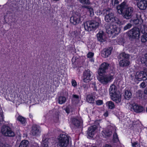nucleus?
<instances>
[{
	"label": "nucleus",
	"mask_w": 147,
	"mask_h": 147,
	"mask_svg": "<svg viewBox=\"0 0 147 147\" xmlns=\"http://www.w3.org/2000/svg\"><path fill=\"white\" fill-rule=\"evenodd\" d=\"M118 13L120 14H123V16L125 18L129 19L131 17L133 12V8L131 7H127L124 3H122L118 6L117 7Z\"/></svg>",
	"instance_id": "obj_1"
},
{
	"label": "nucleus",
	"mask_w": 147,
	"mask_h": 147,
	"mask_svg": "<svg viewBox=\"0 0 147 147\" xmlns=\"http://www.w3.org/2000/svg\"><path fill=\"white\" fill-rule=\"evenodd\" d=\"M103 14H105V20L107 22H110L112 23L120 25L122 24L121 22L115 16L109 9H104L103 10Z\"/></svg>",
	"instance_id": "obj_2"
},
{
	"label": "nucleus",
	"mask_w": 147,
	"mask_h": 147,
	"mask_svg": "<svg viewBox=\"0 0 147 147\" xmlns=\"http://www.w3.org/2000/svg\"><path fill=\"white\" fill-rule=\"evenodd\" d=\"M105 73H98V79L100 83L103 85H106L111 82L114 78L113 73L105 75Z\"/></svg>",
	"instance_id": "obj_3"
},
{
	"label": "nucleus",
	"mask_w": 147,
	"mask_h": 147,
	"mask_svg": "<svg viewBox=\"0 0 147 147\" xmlns=\"http://www.w3.org/2000/svg\"><path fill=\"white\" fill-rule=\"evenodd\" d=\"M117 91L116 87L114 85L110 86L109 91L111 99L117 103H119L121 101V96L117 93Z\"/></svg>",
	"instance_id": "obj_4"
},
{
	"label": "nucleus",
	"mask_w": 147,
	"mask_h": 147,
	"mask_svg": "<svg viewBox=\"0 0 147 147\" xmlns=\"http://www.w3.org/2000/svg\"><path fill=\"white\" fill-rule=\"evenodd\" d=\"M85 30L88 32L95 30L99 26V23L96 21H87L83 23Z\"/></svg>",
	"instance_id": "obj_5"
},
{
	"label": "nucleus",
	"mask_w": 147,
	"mask_h": 147,
	"mask_svg": "<svg viewBox=\"0 0 147 147\" xmlns=\"http://www.w3.org/2000/svg\"><path fill=\"white\" fill-rule=\"evenodd\" d=\"M59 143L61 147H66L69 144V137L64 134H61L58 138Z\"/></svg>",
	"instance_id": "obj_6"
},
{
	"label": "nucleus",
	"mask_w": 147,
	"mask_h": 147,
	"mask_svg": "<svg viewBox=\"0 0 147 147\" xmlns=\"http://www.w3.org/2000/svg\"><path fill=\"white\" fill-rule=\"evenodd\" d=\"M115 24L112 23L106 26V29L107 33L108 34L114 33L115 34H116L120 32V29L117 28L116 25H114Z\"/></svg>",
	"instance_id": "obj_7"
},
{
	"label": "nucleus",
	"mask_w": 147,
	"mask_h": 147,
	"mask_svg": "<svg viewBox=\"0 0 147 147\" xmlns=\"http://www.w3.org/2000/svg\"><path fill=\"white\" fill-rule=\"evenodd\" d=\"M128 34L131 38H138L140 34V29L138 28H134L128 32Z\"/></svg>",
	"instance_id": "obj_8"
},
{
	"label": "nucleus",
	"mask_w": 147,
	"mask_h": 147,
	"mask_svg": "<svg viewBox=\"0 0 147 147\" xmlns=\"http://www.w3.org/2000/svg\"><path fill=\"white\" fill-rule=\"evenodd\" d=\"M120 56L122 57V60L119 62L120 65L122 67L128 65L129 64V62L128 59L129 57L128 55L123 53L120 55Z\"/></svg>",
	"instance_id": "obj_9"
},
{
	"label": "nucleus",
	"mask_w": 147,
	"mask_h": 147,
	"mask_svg": "<svg viewBox=\"0 0 147 147\" xmlns=\"http://www.w3.org/2000/svg\"><path fill=\"white\" fill-rule=\"evenodd\" d=\"M1 131L3 134L6 136H13L15 134L14 132L9 127L3 126L1 129Z\"/></svg>",
	"instance_id": "obj_10"
},
{
	"label": "nucleus",
	"mask_w": 147,
	"mask_h": 147,
	"mask_svg": "<svg viewBox=\"0 0 147 147\" xmlns=\"http://www.w3.org/2000/svg\"><path fill=\"white\" fill-rule=\"evenodd\" d=\"M135 78L139 81L145 80L147 78V72L145 70L144 71L137 72L135 76Z\"/></svg>",
	"instance_id": "obj_11"
},
{
	"label": "nucleus",
	"mask_w": 147,
	"mask_h": 147,
	"mask_svg": "<svg viewBox=\"0 0 147 147\" xmlns=\"http://www.w3.org/2000/svg\"><path fill=\"white\" fill-rule=\"evenodd\" d=\"M129 108H130L131 110H133L134 111L137 113L142 112L144 109L143 107L138 105L135 103L130 105Z\"/></svg>",
	"instance_id": "obj_12"
},
{
	"label": "nucleus",
	"mask_w": 147,
	"mask_h": 147,
	"mask_svg": "<svg viewBox=\"0 0 147 147\" xmlns=\"http://www.w3.org/2000/svg\"><path fill=\"white\" fill-rule=\"evenodd\" d=\"M82 20L80 15L75 14L72 16L70 19L71 22L74 25H76L80 23Z\"/></svg>",
	"instance_id": "obj_13"
},
{
	"label": "nucleus",
	"mask_w": 147,
	"mask_h": 147,
	"mask_svg": "<svg viewBox=\"0 0 147 147\" xmlns=\"http://www.w3.org/2000/svg\"><path fill=\"white\" fill-rule=\"evenodd\" d=\"M143 29H141V31L144 33L141 38L142 42H145L147 41V24L143 26Z\"/></svg>",
	"instance_id": "obj_14"
},
{
	"label": "nucleus",
	"mask_w": 147,
	"mask_h": 147,
	"mask_svg": "<svg viewBox=\"0 0 147 147\" xmlns=\"http://www.w3.org/2000/svg\"><path fill=\"white\" fill-rule=\"evenodd\" d=\"M109 64L107 63H102L98 70V73H106V70L108 69Z\"/></svg>",
	"instance_id": "obj_15"
},
{
	"label": "nucleus",
	"mask_w": 147,
	"mask_h": 147,
	"mask_svg": "<svg viewBox=\"0 0 147 147\" xmlns=\"http://www.w3.org/2000/svg\"><path fill=\"white\" fill-rule=\"evenodd\" d=\"M112 127L109 126L107 128L104 130L102 132V136L104 137H109L112 133Z\"/></svg>",
	"instance_id": "obj_16"
},
{
	"label": "nucleus",
	"mask_w": 147,
	"mask_h": 147,
	"mask_svg": "<svg viewBox=\"0 0 147 147\" xmlns=\"http://www.w3.org/2000/svg\"><path fill=\"white\" fill-rule=\"evenodd\" d=\"M138 7L140 9H145L147 7V0H141L137 3Z\"/></svg>",
	"instance_id": "obj_17"
},
{
	"label": "nucleus",
	"mask_w": 147,
	"mask_h": 147,
	"mask_svg": "<svg viewBox=\"0 0 147 147\" xmlns=\"http://www.w3.org/2000/svg\"><path fill=\"white\" fill-rule=\"evenodd\" d=\"M96 128V126L94 125L91 126L88 128L87 133L88 137L90 138L93 137L95 133V130Z\"/></svg>",
	"instance_id": "obj_18"
},
{
	"label": "nucleus",
	"mask_w": 147,
	"mask_h": 147,
	"mask_svg": "<svg viewBox=\"0 0 147 147\" xmlns=\"http://www.w3.org/2000/svg\"><path fill=\"white\" fill-rule=\"evenodd\" d=\"M91 72L89 70L85 71L84 73L83 80L85 82H88L90 80Z\"/></svg>",
	"instance_id": "obj_19"
},
{
	"label": "nucleus",
	"mask_w": 147,
	"mask_h": 147,
	"mask_svg": "<svg viewBox=\"0 0 147 147\" xmlns=\"http://www.w3.org/2000/svg\"><path fill=\"white\" fill-rule=\"evenodd\" d=\"M98 40L99 41L103 42L105 41V38L103 32L102 31H99L97 34Z\"/></svg>",
	"instance_id": "obj_20"
},
{
	"label": "nucleus",
	"mask_w": 147,
	"mask_h": 147,
	"mask_svg": "<svg viewBox=\"0 0 147 147\" xmlns=\"http://www.w3.org/2000/svg\"><path fill=\"white\" fill-rule=\"evenodd\" d=\"M111 49H105L103 50L102 52L101 55L104 57H107L111 53Z\"/></svg>",
	"instance_id": "obj_21"
},
{
	"label": "nucleus",
	"mask_w": 147,
	"mask_h": 147,
	"mask_svg": "<svg viewBox=\"0 0 147 147\" xmlns=\"http://www.w3.org/2000/svg\"><path fill=\"white\" fill-rule=\"evenodd\" d=\"M71 121L73 124L77 127L81 125L82 123V121L80 118H72Z\"/></svg>",
	"instance_id": "obj_22"
},
{
	"label": "nucleus",
	"mask_w": 147,
	"mask_h": 147,
	"mask_svg": "<svg viewBox=\"0 0 147 147\" xmlns=\"http://www.w3.org/2000/svg\"><path fill=\"white\" fill-rule=\"evenodd\" d=\"M31 133L34 135L38 134L40 133L39 127L36 125H34L32 127Z\"/></svg>",
	"instance_id": "obj_23"
},
{
	"label": "nucleus",
	"mask_w": 147,
	"mask_h": 147,
	"mask_svg": "<svg viewBox=\"0 0 147 147\" xmlns=\"http://www.w3.org/2000/svg\"><path fill=\"white\" fill-rule=\"evenodd\" d=\"M83 7L87 9V10L90 13V16H93L94 15L95 7H92L89 6H84Z\"/></svg>",
	"instance_id": "obj_24"
},
{
	"label": "nucleus",
	"mask_w": 147,
	"mask_h": 147,
	"mask_svg": "<svg viewBox=\"0 0 147 147\" xmlns=\"http://www.w3.org/2000/svg\"><path fill=\"white\" fill-rule=\"evenodd\" d=\"M132 94L130 90H125L124 92V97L126 99H129L131 98Z\"/></svg>",
	"instance_id": "obj_25"
},
{
	"label": "nucleus",
	"mask_w": 147,
	"mask_h": 147,
	"mask_svg": "<svg viewBox=\"0 0 147 147\" xmlns=\"http://www.w3.org/2000/svg\"><path fill=\"white\" fill-rule=\"evenodd\" d=\"M66 101V98L65 97L61 96L59 97L58 98V103L60 104H62L65 103Z\"/></svg>",
	"instance_id": "obj_26"
},
{
	"label": "nucleus",
	"mask_w": 147,
	"mask_h": 147,
	"mask_svg": "<svg viewBox=\"0 0 147 147\" xmlns=\"http://www.w3.org/2000/svg\"><path fill=\"white\" fill-rule=\"evenodd\" d=\"M106 106L109 109H113L114 108L115 105L114 103L112 101H109L106 102Z\"/></svg>",
	"instance_id": "obj_27"
},
{
	"label": "nucleus",
	"mask_w": 147,
	"mask_h": 147,
	"mask_svg": "<svg viewBox=\"0 0 147 147\" xmlns=\"http://www.w3.org/2000/svg\"><path fill=\"white\" fill-rule=\"evenodd\" d=\"M80 99L79 96L76 94L73 95L72 101L73 102L77 103L80 100Z\"/></svg>",
	"instance_id": "obj_28"
},
{
	"label": "nucleus",
	"mask_w": 147,
	"mask_h": 147,
	"mask_svg": "<svg viewBox=\"0 0 147 147\" xmlns=\"http://www.w3.org/2000/svg\"><path fill=\"white\" fill-rule=\"evenodd\" d=\"M86 99L87 101L89 103H92L94 102V98L92 95H88L87 96Z\"/></svg>",
	"instance_id": "obj_29"
},
{
	"label": "nucleus",
	"mask_w": 147,
	"mask_h": 147,
	"mask_svg": "<svg viewBox=\"0 0 147 147\" xmlns=\"http://www.w3.org/2000/svg\"><path fill=\"white\" fill-rule=\"evenodd\" d=\"M28 142L26 140H23L21 142L19 147H28Z\"/></svg>",
	"instance_id": "obj_30"
},
{
	"label": "nucleus",
	"mask_w": 147,
	"mask_h": 147,
	"mask_svg": "<svg viewBox=\"0 0 147 147\" xmlns=\"http://www.w3.org/2000/svg\"><path fill=\"white\" fill-rule=\"evenodd\" d=\"M17 120L19 121L22 124L25 123L26 120L23 117L19 115L17 118Z\"/></svg>",
	"instance_id": "obj_31"
},
{
	"label": "nucleus",
	"mask_w": 147,
	"mask_h": 147,
	"mask_svg": "<svg viewBox=\"0 0 147 147\" xmlns=\"http://www.w3.org/2000/svg\"><path fill=\"white\" fill-rule=\"evenodd\" d=\"M142 22V19L140 18L138 19V18L134 20H132L131 21V22L135 24H141Z\"/></svg>",
	"instance_id": "obj_32"
},
{
	"label": "nucleus",
	"mask_w": 147,
	"mask_h": 147,
	"mask_svg": "<svg viewBox=\"0 0 147 147\" xmlns=\"http://www.w3.org/2000/svg\"><path fill=\"white\" fill-rule=\"evenodd\" d=\"M42 143L43 144L44 147H54L53 145L51 144L50 143L48 144V143L46 141H43Z\"/></svg>",
	"instance_id": "obj_33"
},
{
	"label": "nucleus",
	"mask_w": 147,
	"mask_h": 147,
	"mask_svg": "<svg viewBox=\"0 0 147 147\" xmlns=\"http://www.w3.org/2000/svg\"><path fill=\"white\" fill-rule=\"evenodd\" d=\"M118 135L116 133H115L113 135V141L114 142H117L119 141Z\"/></svg>",
	"instance_id": "obj_34"
},
{
	"label": "nucleus",
	"mask_w": 147,
	"mask_h": 147,
	"mask_svg": "<svg viewBox=\"0 0 147 147\" xmlns=\"http://www.w3.org/2000/svg\"><path fill=\"white\" fill-rule=\"evenodd\" d=\"M131 145L132 147H140V145L137 142H133L131 141Z\"/></svg>",
	"instance_id": "obj_35"
},
{
	"label": "nucleus",
	"mask_w": 147,
	"mask_h": 147,
	"mask_svg": "<svg viewBox=\"0 0 147 147\" xmlns=\"http://www.w3.org/2000/svg\"><path fill=\"white\" fill-rule=\"evenodd\" d=\"M79 1L83 4L90 5V3L88 0H79Z\"/></svg>",
	"instance_id": "obj_36"
},
{
	"label": "nucleus",
	"mask_w": 147,
	"mask_h": 147,
	"mask_svg": "<svg viewBox=\"0 0 147 147\" xmlns=\"http://www.w3.org/2000/svg\"><path fill=\"white\" fill-rule=\"evenodd\" d=\"M107 92V89H101L100 92V94L102 96L105 95Z\"/></svg>",
	"instance_id": "obj_37"
},
{
	"label": "nucleus",
	"mask_w": 147,
	"mask_h": 147,
	"mask_svg": "<svg viewBox=\"0 0 147 147\" xmlns=\"http://www.w3.org/2000/svg\"><path fill=\"white\" fill-rule=\"evenodd\" d=\"M65 111L67 113H69L71 111V109L70 107H67L65 109Z\"/></svg>",
	"instance_id": "obj_38"
},
{
	"label": "nucleus",
	"mask_w": 147,
	"mask_h": 147,
	"mask_svg": "<svg viewBox=\"0 0 147 147\" xmlns=\"http://www.w3.org/2000/svg\"><path fill=\"white\" fill-rule=\"evenodd\" d=\"M131 27V24H127L124 28V30H126L130 28Z\"/></svg>",
	"instance_id": "obj_39"
},
{
	"label": "nucleus",
	"mask_w": 147,
	"mask_h": 147,
	"mask_svg": "<svg viewBox=\"0 0 147 147\" xmlns=\"http://www.w3.org/2000/svg\"><path fill=\"white\" fill-rule=\"evenodd\" d=\"M94 54L92 52H89L87 54V57L89 58H92L94 56Z\"/></svg>",
	"instance_id": "obj_40"
},
{
	"label": "nucleus",
	"mask_w": 147,
	"mask_h": 147,
	"mask_svg": "<svg viewBox=\"0 0 147 147\" xmlns=\"http://www.w3.org/2000/svg\"><path fill=\"white\" fill-rule=\"evenodd\" d=\"M71 83L72 85L74 87H76L77 86V82L75 80H72Z\"/></svg>",
	"instance_id": "obj_41"
},
{
	"label": "nucleus",
	"mask_w": 147,
	"mask_h": 147,
	"mask_svg": "<svg viewBox=\"0 0 147 147\" xmlns=\"http://www.w3.org/2000/svg\"><path fill=\"white\" fill-rule=\"evenodd\" d=\"M95 13L97 15L100 16L102 14V13L99 9H98L97 11L95 12Z\"/></svg>",
	"instance_id": "obj_42"
},
{
	"label": "nucleus",
	"mask_w": 147,
	"mask_h": 147,
	"mask_svg": "<svg viewBox=\"0 0 147 147\" xmlns=\"http://www.w3.org/2000/svg\"><path fill=\"white\" fill-rule=\"evenodd\" d=\"M112 4L114 5L117 4L119 3L118 0H112Z\"/></svg>",
	"instance_id": "obj_43"
},
{
	"label": "nucleus",
	"mask_w": 147,
	"mask_h": 147,
	"mask_svg": "<svg viewBox=\"0 0 147 147\" xmlns=\"http://www.w3.org/2000/svg\"><path fill=\"white\" fill-rule=\"evenodd\" d=\"M102 101L101 100H98L96 101V104L98 105H100L102 104Z\"/></svg>",
	"instance_id": "obj_44"
},
{
	"label": "nucleus",
	"mask_w": 147,
	"mask_h": 147,
	"mask_svg": "<svg viewBox=\"0 0 147 147\" xmlns=\"http://www.w3.org/2000/svg\"><path fill=\"white\" fill-rule=\"evenodd\" d=\"M123 40L122 38H120L119 39H118L117 41V42L118 43V44L119 45H122Z\"/></svg>",
	"instance_id": "obj_45"
},
{
	"label": "nucleus",
	"mask_w": 147,
	"mask_h": 147,
	"mask_svg": "<svg viewBox=\"0 0 147 147\" xmlns=\"http://www.w3.org/2000/svg\"><path fill=\"white\" fill-rule=\"evenodd\" d=\"M144 58H143L141 59V61L142 63H144L147 66V60L144 61L143 60V59H144Z\"/></svg>",
	"instance_id": "obj_46"
},
{
	"label": "nucleus",
	"mask_w": 147,
	"mask_h": 147,
	"mask_svg": "<svg viewBox=\"0 0 147 147\" xmlns=\"http://www.w3.org/2000/svg\"><path fill=\"white\" fill-rule=\"evenodd\" d=\"M3 114L2 113L0 114V122L3 120Z\"/></svg>",
	"instance_id": "obj_47"
},
{
	"label": "nucleus",
	"mask_w": 147,
	"mask_h": 147,
	"mask_svg": "<svg viewBox=\"0 0 147 147\" xmlns=\"http://www.w3.org/2000/svg\"><path fill=\"white\" fill-rule=\"evenodd\" d=\"M146 86V84L144 82H142L141 84V86L143 88L145 87Z\"/></svg>",
	"instance_id": "obj_48"
},
{
	"label": "nucleus",
	"mask_w": 147,
	"mask_h": 147,
	"mask_svg": "<svg viewBox=\"0 0 147 147\" xmlns=\"http://www.w3.org/2000/svg\"><path fill=\"white\" fill-rule=\"evenodd\" d=\"M0 147H6V146L4 144L0 142Z\"/></svg>",
	"instance_id": "obj_49"
},
{
	"label": "nucleus",
	"mask_w": 147,
	"mask_h": 147,
	"mask_svg": "<svg viewBox=\"0 0 147 147\" xmlns=\"http://www.w3.org/2000/svg\"><path fill=\"white\" fill-rule=\"evenodd\" d=\"M103 147H112L110 145L108 144H106L105 146H103Z\"/></svg>",
	"instance_id": "obj_50"
},
{
	"label": "nucleus",
	"mask_w": 147,
	"mask_h": 147,
	"mask_svg": "<svg viewBox=\"0 0 147 147\" xmlns=\"http://www.w3.org/2000/svg\"><path fill=\"white\" fill-rule=\"evenodd\" d=\"M145 59H143V60L147 61V54H146L145 55Z\"/></svg>",
	"instance_id": "obj_51"
},
{
	"label": "nucleus",
	"mask_w": 147,
	"mask_h": 147,
	"mask_svg": "<svg viewBox=\"0 0 147 147\" xmlns=\"http://www.w3.org/2000/svg\"><path fill=\"white\" fill-rule=\"evenodd\" d=\"M104 115L105 117H107L108 115V113L107 112L105 113L104 114Z\"/></svg>",
	"instance_id": "obj_52"
},
{
	"label": "nucleus",
	"mask_w": 147,
	"mask_h": 147,
	"mask_svg": "<svg viewBox=\"0 0 147 147\" xmlns=\"http://www.w3.org/2000/svg\"><path fill=\"white\" fill-rule=\"evenodd\" d=\"M144 93L147 94V88H146L144 91Z\"/></svg>",
	"instance_id": "obj_53"
},
{
	"label": "nucleus",
	"mask_w": 147,
	"mask_h": 147,
	"mask_svg": "<svg viewBox=\"0 0 147 147\" xmlns=\"http://www.w3.org/2000/svg\"><path fill=\"white\" fill-rule=\"evenodd\" d=\"M29 116L30 118H31L32 117V115L31 114H30L29 115Z\"/></svg>",
	"instance_id": "obj_54"
},
{
	"label": "nucleus",
	"mask_w": 147,
	"mask_h": 147,
	"mask_svg": "<svg viewBox=\"0 0 147 147\" xmlns=\"http://www.w3.org/2000/svg\"><path fill=\"white\" fill-rule=\"evenodd\" d=\"M91 62H93L94 61V60L93 59H91Z\"/></svg>",
	"instance_id": "obj_55"
},
{
	"label": "nucleus",
	"mask_w": 147,
	"mask_h": 147,
	"mask_svg": "<svg viewBox=\"0 0 147 147\" xmlns=\"http://www.w3.org/2000/svg\"><path fill=\"white\" fill-rule=\"evenodd\" d=\"M75 59L74 58H73L72 60V61L73 62Z\"/></svg>",
	"instance_id": "obj_56"
},
{
	"label": "nucleus",
	"mask_w": 147,
	"mask_h": 147,
	"mask_svg": "<svg viewBox=\"0 0 147 147\" xmlns=\"http://www.w3.org/2000/svg\"><path fill=\"white\" fill-rule=\"evenodd\" d=\"M146 111L147 112V108H146Z\"/></svg>",
	"instance_id": "obj_57"
}]
</instances>
